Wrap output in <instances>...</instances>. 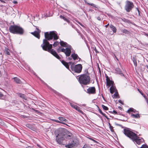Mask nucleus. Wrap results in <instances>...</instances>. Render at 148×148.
Here are the masks:
<instances>
[{"label": "nucleus", "instance_id": "nucleus-14", "mask_svg": "<svg viewBox=\"0 0 148 148\" xmlns=\"http://www.w3.org/2000/svg\"><path fill=\"white\" fill-rule=\"evenodd\" d=\"M71 56L74 60H76L79 59V60L80 61L81 60V58L79 57L78 55L75 53H73L71 55Z\"/></svg>", "mask_w": 148, "mask_h": 148}, {"label": "nucleus", "instance_id": "nucleus-58", "mask_svg": "<svg viewBox=\"0 0 148 148\" xmlns=\"http://www.w3.org/2000/svg\"><path fill=\"white\" fill-rule=\"evenodd\" d=\"M138 91L139 92H141V91H140L139 89H138Z\"/></svg>", "mask_w": 148, "mask_h": 148}, {"label": "nucleus", "instance_id": "nucleus-15", "mask_svg": "<svg viewBox=\"0 0 148 148\" xmlns=\"http://www.w3.org/2000/svg\"><path fill=\"white\" fill-rule=\"evenodd\" d=\"M60 44L61 46L64 47H68L69 46H70L66 42H64L63 41L61 40L60 42Z\"/></svg>", "mask_w": 148, "mask_h": 148}, {"label": "nucleus", "instance_id": "nucleus-29", "mask_svg": "<svg viewBox=\"0 0 148 148\" xmlns=\"http://www.w3.org/2000/svg\"><path fill=\"white\" fill-rule=\"evenodd\" d=\"M101 107L103 108V109L105 110H107L108 109V107L105 106L103 105H101Z\"/></svg>", "mask_w": 148, "mask_h": 148}, {"label": "nucleus", "instance_id": "nucleus-60", "mask_svg": "<svg viewBox=\"0 0 148 148\" xmlns=\"http://www.w3.org/2000/svg\"><path fill=\"white\" fill-rule=\"evenodd\" d=\"M145 35L148 37V34H146Z\"/></svg>", "mask_w": 148, "mask_h": 148}, {"label": "nucleus", "instance_id": "nucleus-52", "mask_svg": "<svg viewBox=\"0 0 148 148\" xmlns=\"http://www.w3.org/2000/svg\"><path fill=\"white\" fill-rule=\"evenodd\" d=\"M68 59L69 60H72V58H71L69 57L68 58Z\"/></svg>", "mask_w": 148, "mask_h": 148}, {"label": "nucleus", "instance_id": "nucleus-35", "mask_svg": "<svg viewBox=\"0 0 148 148\" xmlns=\"http://www.w3.org/2000/svg\"><path fill=\"white\" fill-rule=\"evenodd\" d=\"M116 70L117 71V73L119 74H121V71H120L119 69H116Z\"/></svg>", "mask_w": 148, "mask_h": 148}, {"label": "nucleus", "instance_id": "nucleus-55", "mask_svg": "<svg viewBox=\"0 0 148 148\" xmlns=\"http://www.w3.org/2000/svg\"><path fill=\"white\" fill-rule=\"evenodd\" d=\"M53 121H55V122H56L57 120H54V119H53Z\"/></svg>", "mask_w": 148, "mask_h": 148}, {"label": "nucleus", "instance_id": "nucleus-48", "mask_svg": "<svg viewBox=\"0 0 148 148\" xmlns=\"http://www.w3.org/2000/svg\"><path fill=\"white\" fill-rule=\"evenodd\" d=\"M0 1H1L2 3H5V2L3 0H0Z\"/></svg>", "mask_w": 148, "mask_h": 148}, {"label": "nucleus", "instance_id": "nucleus-46", "mask_svg": "<svg viewBox=\"0 0 148 148\" xmlns=\"http://www.w3.org/2000/svg\"><path fill=\"white\" fill-rule=\"evenodd\" d=\"M115 125H116L122 127V125H120V124H117V123H116Z\"/></svg>", "mask_w": 148, "mask_h": 148}, {"label": "nucleus", "instance_id": "nucleus-3", "mask_svg": "<svg viewBox=\"0 0 148 148\" xmlns=\"http://www.w3.org/2000/svg\"><path fill=\"white\" fill-rule=\"evenodd\" d=\"M123 130V132L125 136L128 137L133 141H135L138 144H140L142 142V138H139L136 134L131 131L128 128H125Z\"/></svg>", "mask_w": 148, "mask_h": 148}, {"label": "nucleus", "instance_id": "nucleus-2", "mask_svg": "<svg viewBox=\"0 0 148 148\" xmlns=\"http://www.w3.org/2000/svg\"><path fill=\"white\" fill-rule=\"evenodd\" d=\"M72 134L66 129L61 128L58 130V134L56 136V140L59 144H62L65 139H69L72 136Z\"/></svg>", "mask_w": 148, "mask_h": 148}, {"label": "nucleus", "instance_id": "nucleus-59", "mask_svg": "<svg viewBox=\"0 0 148 148\" xmlns=\"http://www.w3.org/2000/svg\"><path fill=\"white\" fill-rule=\"evenodd\" d=\"M95 51H96V53H98V52L96 50V49L95 50Z\"/></svg>", "mask_w": 148, "mask_h": 148}, {"label": "nucleus", "instance_id": "nucleus-44", "mask_svg": "<svg viewBox=\"0 0 148 148\" xmlns=\"http://www.w3.org/2000/svg\"><path fill=\"white\" fill-rule=\"evenodd\" d=\"M144 98L145 99L146 101L147 102H148V99L147 98V97L146 96H145V97H144Z\"/></svg>", "mask_w": 148, "mask_h": 148}, {"label": "nucleus", "instance_id": "nucleus-32", "mask_svg": "<svg viewBox=\"0 0 148 148\" xmlns=\"http://www.w3.org/2000/svg\"><path fill=\"white\" fill-rule=\"evenodd\" d=\"M56 122L57 123H61V124H64V125H67V124H66L65 123L63 122H61V121H58V120H57Z\"/></svg>", "mask_w": 148, "mask_h": 148}, {"label": "nucleus", "instance_id": "nucleus-20", "mask_svg": "<svg viewBox=\"0 0 148 148\" xmlns=\"http://www.w3.org/2000/svg\"><path fill=\"white\" fill-rule=\"evenodd\" d=\"M4 53L6 55H10V50L8 48H5Z\"/></svg>", "mask_w": 148, "mask_h": 148}, {"label": "nucleus", "instance_id": "nucleus-5", "mask_svg": "<svg viewBox=\"0 0 148 148\" xmlns=\"http://www.w3.org/2000/svg\"><path fill=\"white\" fill-rule=\"evenodd\" d=\"M90 81V77L87 74L81 75L79 78V82L81 84L87 85L89 84Z\"/></svg>", "mask_w": 148, "mask_h": 148}, {"label": "nucleus", "instance_id": "nucleus-57", "mask_svg": "<svg viewBox=\"0 0 148 148\" xmlns=\"http://www.w3.org/2000/svg\"><path fill=\"white\" fill-rule=\"evenodd\" d=\"M108 124H109V127L110 126V125H111V124H110V123H108Z\"/></svg>", "mask_w": 148, "mask_h": 148}, {"label": "nucleus", "instance_id": "nucleus-56", "mask_svg": "<svg viewBox=\"0 0 148 148\" xmlns=\"http://www.w3.org/2000/svg\"><path fill=\"white\" fill-rule=\"evenodd\" d=\"M72 62H69V64H72Z\"/></svg>", "mask_w": 148, "mask_h": 148}, {"label": "nucleus", "instance_id": "nucleus-17", "mask_svg": "<svg viewBox=\"0 0 148 148\" xmlns=\"http://www.w3.org/2000/svg\"><path fill=\"white\" fill-rule=\"evenodd\" d=\"M62 63L66 67V68L68 69H69V64L67 62L64 60H62Z\"/></svg>", "mask_w": 148, "mask_h": 148}, {"label": "nucleus", "instance_id": "nucleus-10", "mask_svg": "<svg viewBox=\"0 0 148 148\" xmlns=\"http://www.w3.org/2000/svg\"><path fill=\"white\" fill-rule=\"evenodd\" d=\"M86 92L89 94H94L96 93V89L95 87H89L87 90Z\"/></svg>", "mask_w": 148, "mask_h": 148}, {"label": "nucleus", "instance_id": "nucleus-8", "mask_svg": "<svg viewBox=\"0 0 148 148\" xmlns=\"http://www.w3.org/2000/svg\"><path fill=\"white\" fill-rule=\"evenodd\" d=\"M125 6V9L127 12H130L134 7L133 3L131 1H127Z\"/></svg>", "mask_w": 148, "mask_h": 148}, {"label": "nucleus", "instance_id": "nucleus-64", "mask_svg": "<svg viewBox=\"0 0 148 148\" xmlns=\"http://www.w3.org/2000/svg\"><path fill=\"white\" fill-rule=\"evenodd\" d=\"M38 146L39 147H40V146L39 145H38Z\"/></svg>", "mask_w": 148, "mask_h": 148}, {"label": "nucleus", "instance_id": "nucleus-24", "mask_svg": "<svg viewBox=\"0 0 148 148\" xmlns=\"http://www.w3.org/2000/svg\"><path fill=\"white\" fill-rule=\"evenodd\" d=\"M99 112L102 115H103V116H104L107 119H109V118L105 114L103 113L102 111L100 109H99Z\"/></svg>", "mask_w": 148, "mask_h": 148}, {"label": "nucleus", "instance_id": "nucleus-21", "mask_svg": "<svg viewBox=\"0 0 148 148\" xmlns=\"http://www.w3.org/2000/svg\"><path fill=\"white\" fill-rule=\"evenodd\" d=\"M132 60L134 62V65L135 66H137V63L136 62V57H133L132 58Z\"/></svg>", "mask_w": 148, "mask_h": 148}, {"label": "nucleus", "instance_id": "nucleus-41", "mask_svg": "<svg viewBox=\"0 0 148 148\" xmlns=\"http://www.w3.org/2000/svg\"><path fill=\"white\" fill-rule=\"evenodd\" d=\"M140 93L143 97H144L146 96H145L141 91L140 92Z\"/></svg>", "mask_w": 148, "mask_h": 148}, {"label": "nucleus", "instance_id": "nucleus-61", "mask_svg": "<svg viewBox=\"0 0 148 148\" xmlns=\"http://www.w3.org/2000/svg\"><path fill=\"white\" fill-rule=\"evenodd\" d=\"M116 59L117 60H119L116 57Z\"/></svg>", "mask_w": 148, "mask_h": 148}, {"label": "nucleus", "instance_id": "nucleus-34", "mask_svg": "<svg viewBox=\"0 0 148 148\" xmlns=\"http://www.w3.org/2000/svg\"><path fill=\"white\" fill-rule=\"evenodd\" d=\"M140 148H148V146L146 145H143Z\"/></svg>", "mask_w": 148, "mask_h": 148}, {"label": "nucleus", "instance_id": "nucleus-9", "mask_svg": "<svg viewBox=\"0 0 148 148\" xmlns=\"http://www.w3.org/2000/svg\"><path fill=\"white\" fill-rule=\"evenodd\" d=\"M72 49V48L71 46H69L66 49L62 48L60 50V49H58V52L61 51L65 53L66 56H69L71 55Z\"/></svg>", "mask_w": 148, "mask_h": 148}, {"label": "nucleus", "instance_id": "nucleus-26", "mask_svg": "<svg viewBox=\"0 0 148 148\" xmlns=\"http://www.w3.org/2000/svg\"><path fill=\"white\" fill-rule=\"evenodd\" d=\"M26 126L27 127H28L29 128V129H31L32 130H33L34 129V128H33V127H32V125H30L29 124H27L26 125Z\"/></svg>", "mask_w": 148, "mask_h": 148}, {"label": "nucleus", "instance_id": "nucleus-62", "mask_svg": "<svg viewBox=\"0 0 148 148\" xmlns=\"http://www.w3.org/2000/svg\"><path fill=\"white\" fill-rule=\"evenodd\" d=\"M83 106H85V104H83L82 105Z\"/></svg>", "mask_w": 148, "mask_h": 148}, {"label": "nucleus", "instance_id": "nucleus-28", "mask_svg": "<svg viewBox=\"0 0 148 148\" xmlns=\"http://www.w3.org/2000/svg\"><path fill=\"white\" fill-rule=\"evenodd\" d=\"M19 95L21 97L24 99H26L25 98V96L24 95V94L21 93H19Z\"/></svg>", "mask_w": 148, "mask_h": 148}, {"label": "nucleus", "instance_id": "nucleus-40", "mask_svg": "<svg viewBox=\"0 0 148 148\" xmlns=\"http://www.w3.org/2000/svg\"><path fill=\"white\" fill-rule=\"evenodd\" d=\"M114 96L115 98H117L118 96V93H115L114 94Z\"/></svg>", "mask_w": 148, "mask_h": 148}, {"label": "nucleus", "instance_id": "nucleus-49", "mask_svg": "<svg viewBox=\"0 0 148 148\" xmlns=\"http://www.w3.org/2000/svg\"><path fill=\"white\" fill-rule=\"evenodd\" d=\"M77 23H79V24L80 25H81V26H83V25L82 24V23H80V22H78H78H77Z\"/></svg>", "mask_w": 148, "mask_h": 148}, {"label": "nucleus", "instance_id": "nucleus-13", "mask_svg": "<svg viewBox=\"0 0 148 148\" xmlns=\"http://www.w3.org/2000/svg\"><path fill=\"white\" fill-rule=\"evenodd\" d=\"M70 105L73 108L75 109V110L78 111L80 113H82V114H83V112L80 109V108L77 105H75L74 104H73L71 103L70 102Z\"/></svg>", "mask_w": 148, "mask_h": 148}, {"label": "nucleus", "instance_id": "nucleus-47", "mask_svg": "<svg viewBox=\"0 0 148 148\" xmlns=\"http://www.w3.org/2000/svg\"><path fill=\"white\" fill-rule=\"evenodd\" d=\"M13 3L14 4H17V2L15 1H13Z\"/></svg>", "mask_w": 148, "mask_h": 148}, {"label": "nucleus", "instance_id": "nucleus-38", "mask_svg": "<svg viewBox=\"0 0 148 148\" xmlns=\"http://www.w3.org/2000/svg\"><path fill=\"white\" fill-rule=\"evenodd\" d=\"M88 138L89 139H90V140H92L93 141H94L95 143H97V141L96 140H94L93 139H92V138Z\"/></svg>", "mask_w": 148, "mask_h": 148}, {"label": "nucleus", "instance_id": "nucleus-43", "mask_svg": "<svg viewBox=\"0 0 148 148\" xmlns=\"http://www.w3.org/2000/svg\"><path fill=\"white\" fill-rule=\"evenodd\" d=\"M97 19L99 21H101V18L99 16L97 17Z\"/></svg>", "mask_w": 148, "mask_h": 148}, {"label": "nucleus", "instance_id": "nucleus-6", "mask_svg": "<svg viewBox=\"0 0 148 148\" xmlns=\"http://www.w3.org/2000/svg\"><path fill=\"white\" fill-rule=\"evenodd\" d=\"M106 85L109 87L111 86L110 88V93L113 94L115 90V88L114 86V82L110 80L109 77L108 76H106Z\"/></svg>", "mask_w": 148, "mask_h": 148}, {"label": "nucleus", "instance_id": "nucleus-18", "mask_svg": "<svg viewBox=\"0 0 148 148\" xmlns=\"http://www.w3.org/2000/svg\"><path fill=\"white\" fill-rule=\"evenodd\" d=\"M110 27L114 33H115L116 32V29L114 26L113 25H110Z\"/></svg>", "mask_w": 148, "mask_h": 148}, {"label": "nucleus", "instance_id": "nucleus-45", "mask_svg": "<svg viewBox=\"0 0 148 148\" xmlns=\"http://www.w3.org/2000/svg\"><path fill=\"white\" fill-rule=\"evenodd\" d=\"M3 97V95L2 94L1 92H0V98H1Z\"/></svg>", "mask_w": 148, "mask_h": 148}, {"label": "nucleus", "instance_id": "nucleus-51", "mask_svg": "<svg viewBox=\"0 0 148 148\" xmlns=\"http://www.w3.org/2000/svg\"><path fill=\"white\" fill-rule=\"evenodd\" d=\"M136 9H137V10L138 11V12L139 13V12H140V11L139 10L138 8H136Z\"/></svg>", "mask_w": 148, "mask_h": 148}, {"label": "nucleus", "instance_id": "nucleus-7", "mask_svg": "<svg viewBox=\"0 0 148 148\" xmlns=\"http://www.w3.org/2000/svg\"><path fill=\"white\" fill-rule=\"evenodd\" d=\"M71 68L72 71L77 73H79L82 71V65L80 64L76 65L75 66L72 64L71 66Z\"/></svg>", "mask_w": 148, "mask_h": 148}, {"label": "nucleus", "instance_id": "nucleus-33", "mask_svg": "<svg viewBox=\"0 0 148 148\" xmlns=\"http://www.w3.org/2000/svg\"><path fill=\"white\" fill-rule=\"evenodd\" d=\"M83 148H90V147L88 145H85L83 147Z\"/></svg>", "mask_w": 148, "mask_h": 148}, {"label": "nucleus", "instance_id": "nucleus-53", "mask_svg": "<svg viewBox=\"0 0 148 148\" xmlns=\"http://www.w3.org/2000/svg\"><path fill=\"white\" fill-rule=\"evenodd\" d=\"M134 111H133V112H134V113H135L136 112H137V111H136V110H135L134 109V110H133Z\"/></svg>", "mask_w": 148, "mask_h": 148}, {"label": "nucleus", "instance_id": "nucleus-12", "mask_svg": "<svg viewBox=\"0 0 148 148\" xmlns=\"http://www.w3.org/2000/svg\"><path fill=\"white\" fill-rule=\"evenodd\" d=\"M78 144L77 142L76 141L73 140L69 144L65 145V147L68 148H72Z\"/></svg>", "mask_w": 148, "mask_h": 148}, {"label": "nucleus", "instance_id": "nucleus-50", "mask_svg": "<svg viewBox=\"0 0 148 148\" xmlns=\"http://www.w3.org/2000/svg\"><path fill=\"white\" fill-rule=\"evenodd\" d=\"M26 148H33L31 146H28L26 147Z\"/></svg>", "mask_w": 148, "mask_h": 148}, {"label": "nucleus", "instance_id": "nucleus-22", "mask_svg": "<svg viewBox=\"0 0 148 148\" xmlns=\"http://www.w3.org/2000/svg\"><path fill=\"white\" fill-rule=\"evenodd\" d=\"M84 1L86 4L88 5H90L94 8H96V5H95L93 3H88L87 2V1L86 0H84Z\"/></svg>", "mask_w": 148, "mask_h": 148}, {"label": "nucleus", "instance_id": "nucleus-39", "mask_svg": "<svg viewBox=\"0 0 148 148\" xmlns=\"http://www.w3.org/2000/svg\"><path fill=\"white\" fill-rule=\"evenodd\" d=\"M122 20L123 21L125 22H127L128 21V20H127V19L124 18H122Z\"/></svg>", "mask_w": 148, "mask_h": 148}, {"label": "nucleus", "instance_id": "nucleus-11", "mask_svg": "<svg viewBox=\"0 0 148 148\" xmlns=\"http://www.w3.org/2000/svg\"><path fill=\"white\" fill-rule=\"evenodd\" d=\"M36 31H35L34 32H32L31 33L39 39L40 37V33L41 31L37 27L36 28Z\"/></svg>", "mask_w": 148, "mask_h": 148}, {"label": "nucleus", "instance_id": "nucleus-16", "mask_svg": "<svg viewBox=\"0 0 148 148\" xmlns=\"http://www.w3.org/2000/svg\"><path fill=\"white\" fill-rule=\"evenodd\" d=\"M14 81L17 84H20L22 83V82L21 80L17 77H15L13 78Z\"/></svg>", "mask_w": 148, "mask_h": 148}, {"label": "nucleus", "instance_id": "nucleus-25", "mask_svg": "<svg viewBox=\"0 0 148 148\" xmlns=\"http://www.w3.org/2000/svg\"><path fill=\"white\" fill-rule=\"evenodd\" d=\"M122 32L126 34H129V32L126 29H122Z\"/></svg>", "mask_w": 148, "mask_h": 148}, {"label": "nucleus", "instance_id": "nucleus-30", "mask_svg": "<svg viewBox=\"0 0 148 148\" xmlns=\"http://www.w3.org/2000/svg\"><path fill=\"white\" fill-rule=\"evenodd\" d=\"M134 110V109L132 108H130L127 111V112L128 113H130L131 112H133Z\"/></svg>", "mask_w": 148, "mask_h": 148}, {"label": "nucleus", "instance_id": "nucleus-37", "mask_svg": "<svg viewBox=\"0 0 148 148\" xmlns=\"http://www.w3.org/2000/svg\"><path fill=\"white\" fill-rule=\"evenodd\" d=\"M110 130L111 132H114V130L113 129V127L111 125H110Z\"/></svg>", "mask_w": 148, "mask_h": 148}, {"label": "nucleus", "instance_id": "nucleus-42", "mask_svg": "<svg viewBox=\"0 0 148 148\" xmlns=\"http://www.w3.org/2000/svg\"><path fill=\"white\" fill-rule=\"evenodd\" d=\"M119 102L121 103V104H122V105H123V101L121 100H119Z\"/></svg>", "mask_w": 148, "mask_h": 148}, {"label": "nucleus", "instance_id": "nucleus-63", "mask_svg": "<svg viewBox=\"0 0 148 148\" xmlns=\"http://www.w3.org/2000/svg\"><path fill=\"white\" fill-rule=\"evenodd\" d=\"M147 67L148 69V66H147Z\"/></svg>", "mask_w": 148, "mask_h": 148}, {"label": "nucleus", "instance_id": "nucleus-19", "mask_svg": "<svg viewBox=\"0 0 148 148\" xmlns=\"http://www.w3.org/2000/svg\"><path fill=\"white\" fill-rule=\"evenodd\" d=\"M58 119L60 120V121H65L66 122H68V120L65 119L64 118L62 117H59L58 118Z\"/></svg>", "mask_w": 148, "mask_h": 148}, {"label": "nucleus", "instance_id": "nucleus-1", "mask_svg": "<svg viewBox=\"0 0 148 148\" xmlns=\"http://www.w3.org/2000/svg\"><path fill=\"white\" fill-rule=\"evenodd\" d=\"M45 39L43 40V44L41 45L43 49L48 51L56 58L60 59V58L56 52L53 49H51L52 47V45L49 44V42L48 41V40H51L53 38V40L58 39L59 37L57 35V32L54 31L45 32Z\"/></svg>", "mask_w": 148, "mask_h": 148}, {"label": "nucleus", "instance_id": "nucleus-27", "mask_svg": "<svg viewBox=\"0 0 148 148\" xmlns=\"http://www.w3.org/2000/svg\"><path fill=\"white\" fill-rule=\"evenodd\" d=\"M60 17L61 18H62V19H64V20H65V21H67V22H69V21L68 19H67V18H65L63 16H62V15H60Z\"/></svg>", "mask_w": 148, "mask_h": 148}, {"label": "nucleus", "instance_id": "nucleus-4", "mask_svg": "<svg viewBox=\"0 0 148 148\" xmlns=\"http://www.w3.org/2000/svg\"><path fill=\"white\" fill-rule=\"evenodd\" d=\"M10 32L14 34H22L24 33V30L19 26L14 25L10 26L9 28Z\"/></svg>", "mask_w": 148, "mask_h": 148}, {"label": "nucleus", "instance_id": "nucleus-54", "mask_svg": "<svg viewBox=\"0 0 148 148\" xmlns=\"http://www.w3.org/2000/svg\"><path fill=\"white\" fill-rule=\"evenodd\" d=\"M109 25V24H107V25H106L105 26V27H108V25Z\"/></svg>", "mask_w": 148, "mask_h": 148}, {"label": "nucleus", "instance_id": "nucleus-36", "mask_svg": "<svg viewBox=\"0 0 148 148\" xmlns=\"http://www.w3.org/2000/svg\"><path fill=\"white\" fill-rule=\"evenodd\" d=\"M110 112L112 113H114L115 114H117V113L116 111L115 110H114L113 112L112 111H110Z\"/></svg>", "mask_w": 148, "mask_h": 148}, {"label": "nucleus", "instance_id": "nucleus-31", "mask_svg": "<svg viewBox=\"0 0 148 148\" xmlns=\"http://www.w3.org/2000/svg\"><path fill=\"white\" fill-rule=\"evenodd\" d=\"M59 44V42L57 41H56L55 42H54V44L53 45L54 47H56Z\"/></svg>", "mask_w": 148, "mask_h": 148}, {"label": "nucleus", "instance_id": "nucleus-23", "mask_svg": "<svg viewBox=\"0 0 148 148\" xmlns=\"http://www.w3.org/2000/svg\"><path fill=\"white\" fill-rule=\"evenodd\" d=\"M131 116L134 118H138L140 117L139 114H132L131 115Z\"/></svg>", "mask_w": 148, "mask_h": 148}]
</instances>
